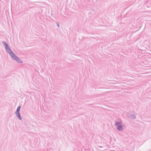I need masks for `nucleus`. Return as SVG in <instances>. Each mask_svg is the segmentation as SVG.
I'll return each mask as SVG.
<instances>
[{
    "mask_svg": "<svg viewBox=\"0 0 151 151\" xmlns=\"http://www.w3.org/2000/svg\"><path fill=\"white\" fill-rule=\"evenodd\" d=\"M18 118L20 119H21V117L20 116L19 113H16Z\"/></svg>",
    "mask_w": 151,
    "mask_h": 151,
    "instance_id": "nucleus-3",
    "label": "nucleus"
},
{
    "mask_svg": "<svg viewBox=\"0 0 151 151\" xmlns=\"http://www.w3.org/2000/svg\"><path fill=\"white\" fill-rule=\"evenodd\" d=\"M58 27L59 26V24H58Z\"/></svg>",
    "mask_w": 151,
    "mask_h": 151,
    "instance_id": "nucleus-6",
    "label": "nucleus"
},
{
    "mask_svg": "<svg viewBox=\"0 0 151 151\" xmlns=\"http://www.w3.org/2000/svg\"><path fill=\"white\" fill-rule=\"evenodd\" d=\"M20 106H19V107H18V108H17V109L16 110V113H19V111H20Z\"/></svg>",
    "mask_w": 151,
    "mask_h": 151,
    "instance_id": "nucleus-5",
    "label": "nucleus"
},
{
    "mask_svg": "<svg viewBox=\"0 0 151 151\" xmlns=\"http://www.w3.org/2000/svg\"><path fill=\"white\" fill-rule=\"evenodd\" d=\"M6 51L9 53L12 58L19 63H22V62L14 53L12 52L9 48H6Z\"/></svg>",
    "mask_w": 151,
    "mask_h": 151,
    "instance_id": "nucleus-1",
    "label": "nucleus"
},
{
    "mask_svg": "<svg viewBox=\"0 0 151 151\" xmlns=\"http://www.w3.org/2000/svg\"><path fill=\"white\" fill-rule=\"evenodd\" d=\"M4 44L5 47V48H6H6L7 49H8V48H9L8 47V45L5 42H4Z\"/></svg>",
    "mask_w": 151,
    "mask_h": 151,
    "instance_id": "nucleus-4",
    "label": "nucleus"
},
{
    "mask_svg": "<svg viewBox=\"0 0 151 151\" xmlns=\"http://www.w3.org/2000/svg\"><path fill=\"white\" fill-rule=\"evenodd\" d=\"M121 122H117L116 123V125L118 126L117 129L119 130H121L123 129L121 125Z\"/></svg>",
    "mask_w": 151,
    "mask_h": 151,
    "instance_id": "nucleus-2",
    "label": "nucleus"
}]
</instances>
